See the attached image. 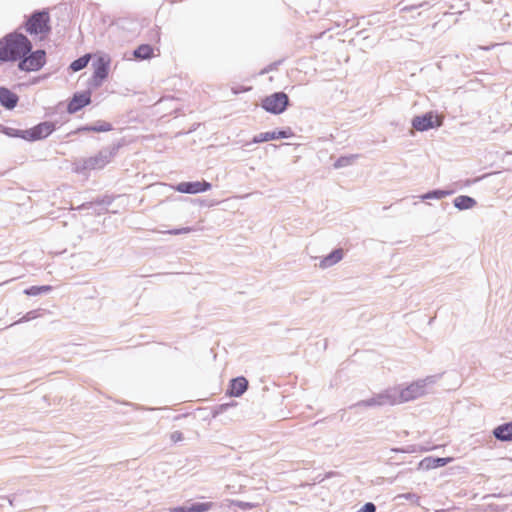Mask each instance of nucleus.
<instances>
[{
	"instance_id": "4",
	"label": "nucleus",
	"mask_w": 512,
	"mask_h": 512,
	"mask_svg": "<svg viewBox=\"0 0 512 512\" xmlns=\"http://www.w3.org/2000/svg\"><path fill=\"white\" fill-rule=\"evenodd\" d=\"M49 22L50 17L47 12H36L26 22V31L44 37L50 31Z\"/></svg>"
},
{
	"instance_id": "24",
	"label": "nucleus",
	"mask_w": 512,
	"mask_h": 512,
	"mask_svg": "<svg viewBox=\"0 0 512 512\" xmlns=\"http://www.w3.org/2000/svg\"><path fill=\"white\" fill-rule=\"evenodd\" d=\"M1 132H3L5 135L9 137H16L23 139L24 130L14 129V128H8L4 127Z\"/></svg>"
},
{
	"instance_id": "27",
	"label": "nucleus",
	"mask_w": 512,
	"mask_h": 512,
	"mask_svg": "<svg viewBox=\"0 0 512 512\" xmlns=\"http://www.w3.org/2000/svg\"><path fill=\"white\" fill-rule=\"evenodd\" d=\"M171 512H190V508H186V507H175L173 509H171Z\"/></svg>"
},
{
	"instance_id": "5",
	"label": "nucleus",
	"mask_w": 512,
	"mask_h": 512,
	"mask_svg": "<svg viewBox=\"0 0 512 512\" xmlns=\"http://www.w3.org/2000/svg\"><path fill=\"white\" fill-rule=\"evenodd\" d=\"M289 104L288 95L284 92H276L266 96L261 103L264 110L272 114L283 113Z\"/></svg>"
},
{
	"instance_id": "10",
	"label": "nucleus",
	"mask_w": 512,
	"mask_h": 512,
	"mask_svg": "<svg viewBox=\"0 0 512 512\" xmlns=\"http://www.w3.org/2000/svg\"><path fill=\"white\" fill-rule=\"evenodd\" d=\"M211 188V184L206 181L181 182L176 186V191L187 194H197L205 192Z\"/></svg>"
},
{
	"instance_id": "16",
	"label": "nucleus",
	"mask_w": 512,
	"mask_h": 512,
	"mask_svg": "<svg viewBox=\"0 0 512 512\" xmlns=\"http://www.w3.org/2000/svg\"><path fill=\"white\" fill-rule=\"evenodd\" d=\"M154 51L155 49L152 46L141 44L135 49L134 56L138 59L146 60L155 56Z\"/></svg>"
},
{
	"instance_id": "20",
	"label": "nucleus",
	"mask_w": 512,
	"mask_h": 512,
	"mask_svg": "<svg viewBox=\"0 0 512 512\" xmlns=\"http://www.w3.org/2000/svg\"><path fill=\"white\" fill-rule=\"evenodd\" d=\"M342 257H343V251L341 249L335 250L322 261V265L329 266V265L335 264L338 261H340L342 259Z\"/></svg>"
},
{
	"instance_id": "3",
	"label": "nucleus",
	"mask_w": 512,
	"mask_h": 512,
	"mask_svg": "<svg viewBox=\"0 0 512 512\" xmlns=\"http://www.w3.org/2000/svg\"><path fill=\"white\" fill-rule=\"evenodd\" d=\"M417 390V387L409 386L402 390L399 394L397 393H383L377 397L368 401L369 405H395L403 401H409L414 397L413 393Z\"/></svg>"
},
{
	"instance_id": "8",
	"label": "nucleus",
	"mask_w": 512,
	"mask_h": 512,
	"mask_svg": "<svg viewBox=\"0 0 512 512\" xmlns=\"http://www.w3.org/2000/svg\"><path fill=\"white\" fill-rule=\"evenodd\" d=\"M443 123V116L434 112H428L421 116H416L412 120V126L417 131H426L428 129L439 127Z\"/></svg>"
},
{
	"instance_id": "25",
	"label": "nucleus",
	"mask_w": 512,
	"mask_h": 512,
	"mask_svg": "<svg viewBox=\"0 0 512 512\" xmlns=\"http://www.w3.org/2000/svg\"><path fill=\"white\" fill-rule=\"evenodd\" d=\"M191 231H192V228L184 227V228H180V229L171 230V231H169V234H172V235L188 234Z\"/></svg>"
},
{
	"instance_id": "14",
	"label": "nucleus",
	"mask_w": 512,
	"mask_h": 512,
	"mask_svg": "<svg viewBox=\"0 0 512 512\" xmlns=\"http://www.w3.org/2000/svg\"><path fill=\"white\" fill-rule=\"evenodd\" d=\"M451 461V458H434L426 457L420 461L419 466L425 470L434 469L446 465Z\"/></svg>"
},
{
	"instance_id": "26",
	"label": "nucleus",
	"mask_w": 512,
	"mask_h": 512,
	"mask_svg": "<svg viewBox=\"0 0 512 512\" xmlns=\"http://www.w3.org/2000/svg\"><path fill=\"white\" fill-rule=\"evenodd\" d=\"M376 507L373 503H366L358 512H375Z\"/></svg>"
},
{
	"instance_id": "9",
	"label": "nucleus",
	"mask_w": 512,
	"mask_h": 512,
	"mask_svg": "<svg viewBox=\"0 0 512 512\" xmlns=\"http://www.w3.org/2000/svg\"><path fill=\"white\" fill-rule=\"evenodd\" d=\"M91 102V92L84 91L75 93L68 103L67 111L70 114L78 112L83 107L89 105Z\"/></svg>"
},
{
	"instance_id": "22",
	"label": "nucleus",
	"mask_w": 512,
	"mask_h": 512,
	"mask_svg": "<svg viewBox=\"0 0 512 512\" xmlns=\"http://www.w3.org/2000/svg\"><path fill=\"white\" fill-rule=\"evenodd\" d=\"M213 507L212 502L196 503L190 506V512H206Z\"/></svg>"
},
{
	"instance_id": "21",
	"label": "nucleus",
	"mask_w": 512,
	"mask_h": 512,
	"mask_svg": "<svg viewBox=\"0 0 512 512\" xmlns=\"http://www.w3.org/2000/svg\"><path fill=\"white\" fill-rule=\"evenodd\" d=\"M52 290V287L49 285L43 286H31L24 291V293L28 296H37L42 293H46Z\"/></svg>"
},
{
	"instance_id": "2",
	"label": "nucleus",
	"mask_w": 512,
	"mask_h": 512,
	"mask_svg": "<svg viewBox=\"0 0 512 512\" xmlns=\"http://www.w3.org/2000/svg\"><path fill=\"white\" fill-rule=\"evenodd\" d=\"M92 57L93 73L90 81L92 86L100 87L109 76L111 57L104 53H95Z\"/></svg>"
},
{
	"instance_id": "13",
	"label": "nucleus",
	"mask_w": 512,
	"mask_h": 512,
	"mask_svg": "<svg viewBox=\"0 0 512 512\" xmlns=\"http://www.w3.org/2000/svg\"><path fill=\"white\" fill-rule=\"evenodd\" d=\"M248 388V381L245 377H237L231 380L227 394L232 397L241 396Z\"/></svg>"
},
{
	"instance_id": "19",
	"label": "nucleus",
	"mask_w": 512,
	"mask_h": 512,
	"mask_svg": "<svg viewBox=\"0 0 512 512\" xmlns=\"http://www.w3.org/2000/svg\"><path fill=\"white\" fill-rule=\"evenodd\" d=\"M91 58H92V55H91V54H85V55H83L82 57H80V58H78V59L74 60V61L70 64V69H71L73 72H78V71H80V70L84 69V68L88 65V63H89V61H90V59H91Z\"/></svg>"
},
{
	"instance_id": "28",
	"label": "nucleus",
	"mask_w": 512,
	"mask_h": 512,
	"mask_svg": "<svg viewBox=\"0 0 512 512\" xmlns=\"http://www.w3.org/2000/svg\"><path fill=\"white\" fill-rule=\"evenodd\" d=\"M237 506H238V507H240V508H242V509H245V508L251 507V505H250V504H248V503H244V502H238V503H237Z\"/></svg>"
},
{
	"instance_id": "29",
	"label": "nucleus",
	"mask_w": 512,
	"mask_h": 512,
	"mask_svg": "<svg viewBox=\"0 0 512 512\" xmlns=\"http://www.w3.org/2000/svg\"><path fill=\"white\" fill-rule=\"evenodd\" d=\"M434 195L437 196V197H442V196L445 195V193L442 192V191H439V192H435Z\"/></svg>"
},
{
	"instance_id": "6",
	"label": "nucleus",
	"mask_w": 512,
	"mask_h": 512,
	"mask_svg": "<svg viewBox=\"0 0 512 512\" xmlns=\"http://www.w3.org/2000/svg\"><path fill=\"white\" fill-rule=\"evenodd\" d=\"M46 62L44 50H36L20 59L19 69L27 72L40 70Z\"/></svg>"
},
{
	"instance_id": "1",
	"label": "nucleus",
	"mask_w": 512,
	"mask_h": 512,
	"mask_svg": "<svg viewBox=\"0 0 512 512\" xmlns=\"http://www.w3.org/2000/svg\"><path fill=\"white\" fill-rule=\"evenodd\" d=\"M30 40L21 33H10L0 39V61L15 62L31 52Z\"/></svg>"
},
{
	"instance_id": "23",
	"label": "nucleus",
	"mask_w": 512,
	"mask_h": 512,
	"mask_svg": "<svg viewBox=\"0 0 512 512\" xmlns=\"http://www.w3.org/2000/svg\"><path fill=\"white\" fill-rule=\"evenodd\" d=\"M356 158V155L342 156L335 162V166L338 168L348 166L352 164Z\"/></svg>"
},
{
	"instance_id": "15",
	"label": "nucleus",
	"mask_w": 512,
	"mask_h": 512,
	"mask_svg": "<svg viewBox=\"0 0 512 512\" xmlns=\"http://www.w3.org/2000/svg\"><path fill=\"white\" fill-rule=\"evenodd\" d=\"M493 434L498 440L512 441V422L499 425L494 429Z\"/></svg>"
},
{
	"instance_id": "12",
	"label": "nucleus",
	"mask_w": 512,
	"mask_h": 512,
	"mask_svg": "<svg viewBox=\"0 0 512 512\" xmlns=\"http://www.w3.org/2000/svg\"><path fill=\"white\" fill-rule=\"evenodd\" d=\"M19 97L8 88L0 87V103L6 109H14L17 106Z\"/></svg>"
},
{
	"instance_id": "7",
	"label": "nucleus",
	"mask_w": 512,
	"mask_h": 512,
	"mask_svg": "<svg viewBox=\"0 0 512 512\" xmlns=\"http://www.w3.org/2000/svg\"><path fill=\"white\" fill-rule=\"evenodd\" d=\"M55 128L56 126L54 122H41L30 129L24 130L23 139L30 142L44 139L48 137Z\"/></svg>"
},
{
	"instance_id": "18",
	"label": "nucleus",
	"mask_w": 512,
	"mask_h": 512,
	"mask_svg": "<svg viewBox=\"0 0 512 512\" xmlns=\"http://www.w3.org/2000/svg\"><path fill=\"white\" fill-rule=\"evenodd\" d=\"M454 205L461 210L470 209L476 205V201L469 196L461 195L455 198Z\"/></svg>"
},
{
	"instance_id": "17",
	"label": "nucleus",
	"mask_w": 512,
	"mask_h": 512,
	"mask_svg": "<svg viewBox=\"0 0 512 512\" xmlns=\"http://www.w3.org/2000/svg\"><path fill=\"white\" fill-rule=\"evenodd\" d=\"M112 125L109 122L102 121L93 126H84L77 129L76 132H109Z\"/></svg>"
},
{
	"instance_id": "30",
	"label": "nucleus",
	"mask_w": 512,
	"mask_h": 512,
	"mask_svg": "<svg viewBox=\"0 0 512 512\" xmlns=\"http://www.w3.org/2000/svg\"><path fill=\"white\" fill-rule=\"evenodd\" d=\"M90 162L92 163L93 162V167L97 164L98 162V159L97 158H94V159H90Z\"/></svg>"
},
{
	"instance_id": "11",
	"label": "nucleus",
	"mask_w": 512,
	"mask_h": 512,
	"mask_svg": "<svg viewBox=\"0 0 512 512\" xmlns=\"http://www.w3.org/2000/svg\"><path fill=\"white\" fill-rule=\"evenodd\" d=\"M294 136V132L291 128H286L284 130L279 131H272V132H263L258 135H256L253 138L254 143H262V142H268L272 140H277L281 138H291Z\"/></svg>"
}]
</instances>
